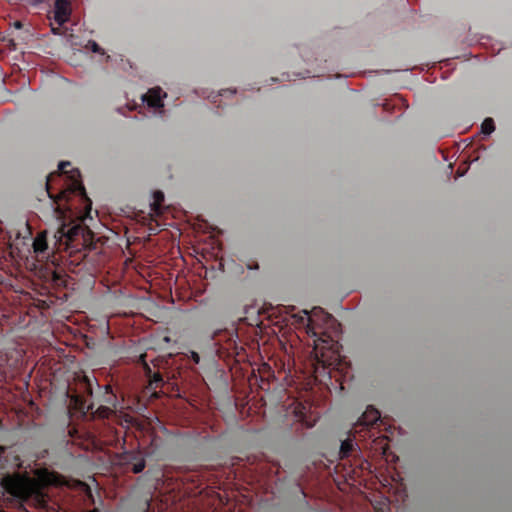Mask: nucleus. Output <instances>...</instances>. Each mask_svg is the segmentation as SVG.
I'll use <instances>...</instances> for the list:
<instances>
[{"label": "nucleus", "mask_w": 512, "mask_h": 512, "mask_svg": "<svg viewBox=\"0 0 512 512\" xmlns=\"http://www.w3.org/2000/svg\"><path fill=\"white\" fill-rule=\"evenodd\" d=\"M49 483H57V476L47 470H39L36 478L14 475L3 479L5 489L14 497H31L35 504L41 507L45 503L41 489Z\"/></svg>", "instance_id": "nucleus-1"}, {"label": "nucleus", "mask_w": 512, "mask_h": 512, "mask_svg": "<svg viewBox=\"0 0 512 512\" xmlns=\"http://www.w3.org/2000/svg\"><path fill=\"white\" fill-rule=\"evenodd\" d=\"M118 304L130 308H141L145 317L154 322H161L166 316V309L148 299H135L131 295H123Z\"/></svg>", "instance_id": "nucleus-2"}, {"label": "nucleus", "mask_w": 512, "mask_h": 512, "mask_svg": "<svg viewBox=\"0 0 512 512\" xmlns=\"http://www.w3.org/2000/svg\"><path fill=\"white\" fill-rule=\"evenodd\" d=\"M105 392L102 397L97 401L99 405L95 411L99 417H107L111 412V407L116 406L115 397L110 391V387L108 385L104 386Z\"/></svg>", "instance_id": "nucleus-3"}, {"label": "nucleus", "mask_w": 512, "mask_h": 512, "mask_svg": "<svg viewBox=\"0 0 512 512\" xmlns=\"http://www.w3.org/2000/svg\"><path fill=\"white\" fill-rule=\"evenodd\" d=\"M167 94L159 87L151 88L147 93L141 96V99L147 106L152 108H162L164 106L163 99Z\"/></svg>", "instance_id": "nucleus-4"}, {"label": "nucleus", "mask_w": 512, "mask_h": 512, "mask_svg": "<svg viewBox=\"0 0 512 512\" xmlns=\"http://www.w3.org/2000/svg\"><path fill=\"white\" fill-rule=\"evenodd\" d=\"M71 15V6L69 0H56L54 4V20L59 26L65 24Z\"/></svg>", "instance_id": "nucleus-5"}, {"label": "nucleus", "mask_w": 512, "mask_h": 512, "mask_svg": "<svg viewBox=\"0 0 512 512\" xmlns=\"http://www.w3.org/2000/svg\"><path fill=\"white\" fill-rule=\"evenodd\" d=\"M164 200V194L161 191H155L151 195L150 216L156 217L162 213L161 204Z\"/></svg>", "instance_id": "nucleus-6"}, {"label": "nucleus", "mask_w": 512, "mask_h": 512, "mask_svg": "<svg viewBox=\"0 0 512 512\" xmlns=\"http://www.w3.org/2000/svg\"><path fill=\"white\" fill-rule=\"evenodd\" d=\"M380 419V413L374 407H367L360 418V423L363 425H371Z\"/></svg>", "instance_id": "nucleus-7"}, {"label": "nucleus", "mask_w": 512, "mask_h": 512, "mask_svg": "<svg viewBox=\"0 0 512 512\" xmlns=\"http://www.w3.org/2000/svg\"><path fill=\"white\" fill-rule=\"evenodd\" d=\"M47 249L45 233L39 234L33 241V250L35 253H43Z\"/></svg>", "instance_id": "nucleus-8"}, {"label": "nucleus", "mask_w": 512, "mask_h": 512, "mask_svg": "<svg viewBox=\"0 0 512 512\" xmlns=\"http://www.w3.org/2000/svg\"><path fill=\"white\" fill-rule=\"evenodd\" d=\"M495 130L494 121L492 118H486L480 128V132L485 136H490Z\"/></svg>", "instance_id": "nucleus-9"}, {"label": "nucleus", "mask_w": 512, "mask_h": 512, "mask_svg": "<svg viewBox=\"0 0 512 512\" xmlns=\"http://www.w3.org/2000/svg\"><path fill=\"white\" fill-rule=\"evenodd\" d=\"M79 232H80V226L75 225V226L71 227L70 229H68L67 231H65L64 227H62L58 233H59L60 238L66 237L69 240H72L79 234Z\"/></svg>", "instance_id": "nucleus-10"}, {"label": "nucleus", "mask_w": 512, "mask_h": 512, "mask_svg": "<svg viewBox=\"0 0 512 512\" xmlns=\"http://www.w3.org/2000/svg\"><path fill=\"white\" fill-rule=\"evenodd\" d=\"M352 441H343L340 447V455L341 457H346L353 449Z\"/></svg>", "instance_id": "nucleus-11"}, {"label": "nucleus", "mask_w": 512, "mask_h": 512, "mask_svg": "<svg viewBox=\"0 0 512 512\" xmlns=\"http://www.w3.org/2000/svg\"><path fill=\"white\" fill-rule=\"evenodd\" d=\"M144 467H145V461L142 458L137 459L134 463L131 464V468L134 473L142 472Z\"/></svg>", "instance_id": "nucleus-12"}, {"label": "nucleus", "mask_w": 512, "mask_h": 512, "mask_svg": "<svg viewBox=\"0 0 512 512\" xmlns=\"http://www.w3.org/2000/svg\"><path fill=\"white\" fill-rule=\"evenodd\" d=\"M88 46L90 47L92 52L101 53V48L95 41H89Z\"/></svg>", "instance_id": "nucleus-13"}, {"label": "nucleus", "mask_w": 512, "mask_h": 512, "mask_svg": "<svg viewBox=\"0 0 512 512\" xmlns=\"http://www.w3.org/2000/svg\"><path fill=\"white\" fill-rule=\"evenodd\" d=\"M70 166V162L68 161H62L58 164V169L62 172H65V168Z\"/></svg>", "instance_id": "nucleus-14"}, {"label": "nucleus", "mask_w": 512, "mask_h": 512, "mask_svg": "<svg viewBox=\"0 0 512 512\" xmlns=\"http://www.w3.org/2000/svg\"><path fill=\"white\" fill-rule=\"evenodd\" d=\"M55 475V473H53ZM57 483H53L54 485H62L64 483H66L67 486H70V483L69 482H64L61 478V476L57 475Z\"/></svg>", "instance_id": "nucleus-15"}, {"label": "nucleus", "mask_w": 512, "mask_h": 512, "mask_svg": "<svg viewBox=\"0 0 512 512\" xmlns=\"http://www.w3.org/2000/svg\"><path fill=\"white\" fill-rule=\"evenodd\" d=\"M55 475V473H53ZM57 483H53L54 485H62L64 483H66L67 486H70V483L69 482H64L61 478V476L57 475Z\"/></svg>", "instance_id": "nucleus-16"}, {"label": "nucleus", "mask_w": 512, "mask_h": 512, "mask_svg": "<svg viewBox=\"0 0 512 512\" xmlns=\"http://www.w3.org/2000/svg\"><path fill=\"white\" fill-rule=\"evenodd\" d=\"M191 356H192V359H193L196 363H199V361H200V357H199V355H198L196 352H192V353H191Z\"/></svg>", "instance_id": "nucleus-17"}, {"label": "nucleus", "mask_w": 512, "mask_h": 512, "mask_svg": "<svg viewBox=\"0 0 512 512\" xmlns=\"http://www.w3.org/2000/svg\"><path fill=\"white\" fill-rule=\"evenodd\" d=\"M74 485L76 487H80V488L86 487V485L84 483L80 482V481H74Z\"/></svg>", "instance_id": "nucleus-18"}, {"label": "nucleus", "mask_w": 512, "mask_h": 512, "mask_svg": "<svg viewBox=\"0 0 512 512\" xmlns=\"http://www.w3.org/2000/svg\"><path fill=\"white\" fill-rule=\"evenodd\" d=\"M160 381H161L160 376H159V375H154V378H153V381L151 382V385H152L153 383H158V382H160Z\"/></svg>", "instance_id": "nucleus-19"}, {"label": "nucleus", "mask_w": 512, "mask_h": 512, "mask_svg": "<svg viewBox=\"0 0 512 512\" xmlns=\"http://www.w3.org/2000/svg\"><path fill=\"white\" fill-rule=\"evenodd\" d=\"M32 5H38L43 2V0H28Z\"/></svg>", "instance_id": "nucleus-20"}, {"label": "nucleus", "mask_w": 512, "mask_h": 512, "mask_svg": "<svg viewBox=\"0 0 512 512\" xmlns=\"http://www.w3.org/2000/svg\"><path fill=\"white\" fill-rule=\"evenodd\" d=\"M79 175V172L77 170L71 171V178H76Z\"/></svg>", "instance_id": "nucleus-21"}, {"label": "nucleus", "mask_w": 512, "mask_h": 512, "mask_svg": "<svg viewBox=\"0 0 512 512\" xmlns=\"http://www.w3.org/2000/svg\"><path fill=\"white\" fill-rule=\"evenodd\" d=\"M13 26H14L16 29H20V28L22 27V24H21V22L16 21V22H14Z\"/></svg>", "instance_id": "nucleus-22"}, {"label": "nucleus", "mask_w": 512, "mask_h": 512, "mask_svg": "<svg viewBox=\"0 0 512 512\" xmlns=\"http://www.w3.org/2000/svg\"><path fill=\"white\" fill-rule=\"evenodd\" d=\"M92 219L91 215H90V211L87 212V214L85 215V217L83 218V221H86V219Z\"/></svg>", "instance_id": "nucleus-23"}, {"label": "nucleus", "mask_w": 512, "mask_h": 512, "mask_svg": "<svg viewBox=\"0 0 512 512\" xmlns=\"http://www.w3.org/2000/svg\"><path fill=\"white\" fill-rule=\"evenodd\" d=\"M94 406H95V403H91V404L88 406V408H89V409H93V408H94Z\"/></svg>", "instance_id": "nucleus-24"}, {"label": "nucleus", "mask_w": 512, "mask_h": 512, "mask_svg": "<svg viewBox=\"0 0 512 512\" xmlns=\"http://www.w3.org/2000/svg\"><path fill=\"white\" fill-rule=\"evenodd\" d=\"M52 32H53L54 34H57V29L52 28Z\"/></svg>", "instance_id": "nucleus-25"}, {"label": "nucleus", "mask_w": 512, "mask_h": 512, "mask_svg": "<svg viewBox=\"0 0 512 512\" xmlns=\"http://www.w3.org/2000/svg\"><path fill=\"white\" fill-rule=\"evenodd\" d=\"M165 342H169V337L164 338Z\"/></svg>", "instance_id": "nucleus-26"}, {"label": "nucleus", "mask_w": 512, "mask_h": 512, "mask_svg": "<svg viewBox=\"0 0 512 512\" xmlns=\"http://www.w3.org/2000/svg\"><path fill=\"white\" fill-rule=\"evenodd\" d=\"M92 512H95V511H92Z\"/></svg>", "instance_id": "nucleus-27"}]
</instances>
